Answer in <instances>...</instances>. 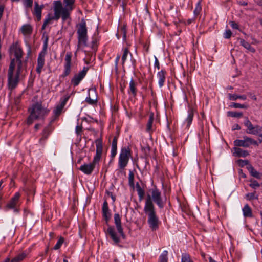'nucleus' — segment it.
<instances>
[{
    "label": "nucleus",
    "mask_w": 262,
    "mask_h": 262,
    "mask_svg": "<svg viewBox=\"0 0 262 262\" xmlns=\"http://www.w3.org/2000/svg\"><path fill=\"white\" fill-rule=\"evenodd\" d=\"M65 6L63 7L62 2L60 1H55L53 2V10L54 16L51 14H47L44 20L43 24L41 27V29H45L46 26L51 23L52 20H58L60 17H61L62 20L64 22L68 19L70 18V14L71 12L75 8V5H67L64 4Z\"/></svg>",
    "instance_id": "obj_1"
},
{
    "label": "nucleus",
    "mask_w": 262,
    "mask_h": 262,
    "mask_svg": "<svg viewBox=\"0 0 262 262\" xmlns=\"http://www.w3.org/2000/svg\"><path fill=\"white\" fill-rule=\"evenodd\" d=\"M114 219V224L118 232H116L114 226L107 225L108 228L105 233L113 241L114 244L119 245L121 242V238L124 239L126 238V236L123 232L121 223V217L120 215L118 213H115Z\"/></svg>",
    "instance_id": "obj_2"
},
{
    "label": "nucleus",
    "mask_w": 262,
    "mask_h": 262,
    "mask_svg": "<svg viewBox=\"0 0 262 262\" xmlns=\"http://www.w3.org/2000/svg\"><path fill=\"white\" fill-rule=\"evenodd\" d=\"M144 211L147 215V223L150 229L155 231L159 229L160 221L156 214V211L153 202L151 201L149 194H148L145 201Z\"/></svg>",
    "instance_id": "obj_3"
},
{
    "label": "nucleus",
    "mask_w": 262,
    "mask_h": 262,
    "mask_svg": "<svg viewBox=\"0 0 262 262\" xmlns=\"http://www.w3.org/2000/svg\"><path fill=\"white\" fill-rule=\"evenodd\" d=\"M23 71V61L22 60L14 61L12 69L10 64L8 71V86L10 90L14 89L18 85L20 76Z\"/></svg>",
    "instance_id": "obj_4"
},
{
    "label": "nucleus",
    "mask_w": 262,
    "mask_h": 262,
    "mask_svg": "<svg viewBox=\"0 0 262 262\" xmlns=\"http://www.w3.org/2000/svg\"><path fill=\"white\" fill-rule=\"evenodd\" d=\"M29 111L30 115L27 118V124L30 125L36 120L44 119L49 114L50 111L43 106L41 102H37L32 105L31 108L29 109Z\"/></svg>",
    "instance_id": "obj_5"
},
{
    "label": "nucleus",
    "mask_w": 262,
    "mask_h": 262,
    "mask_svg": "<svg viewBox=\"0 0 262 262\" xmlns=\"http://www.w3.org/2000/svg\"><path fill=\"white\" fill-rule=\"evenodd\" d=\"M42 39H43V47L41 52L39 53L37 60V67L36 69V72L40 74L42 71V69L44 67L45 62V56L47 53V48L48 46L49 36L46 32H43L42 35Z\"/></svg>",
    "instance_id": "obj_6"
},
{
    "label": "nucleus",
    "mask_w": 262,
    "mask_h": 262,
    "mask_svg": "<svg viewBox=\"0 0 262 262\" xmlns=\"http://www.w3.org/2000/svg\"><path fill=\"white\" fill-rule=\"evenodd\" d=\"M78 46L79 47L88 46V30L86 22L84 19H82L80 23L77 26V30Z\"/></svg>",
    "instance_id": "obj_7"
},
{
    "label": "nucleus",
    "mask_w": 262,
    "mask_h": 262,
    "mask_svg": "<svg viewBox=\"0 0 262 262\" xmlns=\"http://www.w3.org/2000/svg\"><path fill=\"white\" fill-rule=\"evenodd\" d=\"M9 52L10 55H14V57L11 59L10 68H13L14 61L22 60L24 55L23 49L18 41L13 42L9 47Z\"/></svg>",
    "instance_id": "obj_8"
},
{
    "label": "nucleus",
    "mask_w": 262,
    "mask_h": 262,
    "mask_svg": "<svg viewBox=\"0 0 262 262\" xmlns=\"http://www.w3.org/2000/svg\"><path fill=\"white\" fill-rule=\"evenodd\" d=\"M132 157V151L128 146L122 147L119 154L118 166L120 169L124 170L127 165L130 158Z\"/></svg>",
    "instance_id": "obj_9"
},
{
    "label": "nucleus",
    "mask_w": 262,
    "mask_h": 262,
    "mask_svg": "<svg viewBox=\"0 0 262 262\" xmlns=\"http://www.w3.org/2000/svg\"><path fill=\"white\" fill-rule=\"evenodd\" d=\"M151 195L150 197L151 201H152L157 205L159 208L162 209L164 207L165 202L162 199L161 192L156 186H155L150 190Z\"/></svg>",
    "instance_id": "obj_10"
},
{
    "label": "nucleus",
    "mask_w": 262,
    "mask_h": 262,
    "mask_svg": "<svg viewBox=\"0 0 262 262\" xmlns=\"http://www.w3.org/2000/svg\"><path fill=\"white\" fill-rule=\"evenodd\" d=\"M234 145L237 147H249L251 145L258 146L257 141L247 136H244L243 139H236L234 141Z\"/></svg>",
    "instance_id": "obj_11"
},
{
    "label": "nucleus",
    "mask_w": 262,
    "mask_h": 262,
    "mask_svg": "<svg viewBox=\"0 0 262 262\" xmlns=\"http://www.w3.org/2000/svg\"><path fill=\"white\" fill-rule=\"evenodd\" d=\"M89 70V67H84L81 71L77 74H75L71 79V84L74 86H77L79 84L80 82L85 77Z\"/></svg>",
    "instance_id": "obj_12"
},
{
    "label": "nucleus",
    "mask_w": 262,
    "mask_h": 262,
    "mask_svg": "<svg viewBox=\"0 0 262 262\" xmlns=\"http://www.w3.org/2000/svg\"><path fill=\"white\" fill-rule=\"evenodd\" d=\"M244 125L247 128L246 132L248 134L257 135L262 132V127L258 125L253 126L247 117L246 118Z\"/></svg>",
    "instance_id": "obj_13"
},
{
    "label": "nucleus",
    "mask_w": 262,
    "mask_h": 262,
    "mask_svg": "<svg viewBox=\"0 0 262 262\" xmlns=\"http://www.w3.org/2000/svg\"><path fill=\"white\" fill-rule=\"evenodd\" d=\"M72 56L71 52L67 53L64 59V70L62 74L60 76V77H66L70 74L71 72Z\"/></svg>",
    "instance_id": "obj_14"
},
{
    "label": "nucleus",
    "mask_w": 262,
    "mask_h": 262,
    "mask_svg": "<svg viewBox=\"0 0 262 262\" xmlns=\"http://www.w3.org/2000/svg\"><path fill=\"white\" fill-rule=\"evenodd\" d=\"M20 194L19 192L15 193L14 195L11 198L9 202L7 204L6 207L9 209H14V211L18 212L19 210L16 208V206L18 202Z\"/></svg>",
    "instance_id": "obj_15"
},
{
    "label": "nucleus",
    "mask_w": 262,
    "mask_h": 262,
    "mask_svg": "<svg viewBox=\"0 0 262 262\" xmlns=\"http://www.w3.org/2000/svg\"><path fill=\"white\" fill-rule=\"evenodd\" d=\"M103 146L102 142L99 141L96 142V155L94 157L92 163L96 165L100 159L102 153Z\"/></svg>",
    "instance_id": "obj_16"
},
{
    "label": "nucleus",
    "mask_w": 262,
    "mask_h": 262,
    "mask_svg": "<svg viewBox=\"0 0 262 262\" xmlns=\"http://www.w3.org/2000/svg\"><path fill=\"white\" fill-rule=\"evenodd\" d=\"M102 216L104 219L106 224L108 225V222L111 217V213L106 200L104 201L102 205Z\"/></svg>",
    "instance_id": "obj_17"
},
{
    "label": "nucleus",
    "mask_w": 262,
    "mask_h": 262,
    "mask_svg": "<svg viewBox=\"0 0 262 262\" xmlns=\"http://www.w3.org/2000/svg\"><path fill=\"white\" fill-rule=\"evenodd\" d=\"M95 167V165L92 163L84 164L79 168V169L85 174H91Z\"/></svg>",
    "instance_id": "obj_18"
},
{
    "label": "nucleus",
    "mask_w": 262,
    "mask_h": 262,
    "mask_svg": "<svg viewBox=\"0 0 262 262\" xmlns=\"http://www.w3.org/2000/svg\"><path fill=\"white\" fill-rule=\"evenodd\" d=\"M43 7V5H39L37 2H35L34 9L33 13L36 16L38 21H39L41 18V12Z\"/></svg>",
    "instance_id": "obj_19"
},
{
    "label": "nucleus",
    "mask_w": 262,
    "mask_h": 262,
    "mask_svg": "<svg viewBox=\"0 0 262 262\" xmlns=\"http://www.w3.org/2000/svg\"><path fill=\"white\" fill-rule=\"evenodd\" d=\"M166 71L162 69L157 73V77L158 78V84L160 88L162 87L165 83L166 79Z\"/></svg>",
    "instance_id": "obj_20"
},
{
    "label": "nucleus",
    "mask_w": 262,
    "mask_h": 262,
    "mask_svg": "<svg viewBox=\"0 0 262 262\" xmlns=\"http://www.w3.org/2000/svg\"><path fill=\"white\" fill-rule=\"evenodd\" d=\"M137 83L135 82L133 78L130 80L129 84V89L128 93L131 94L133 97H136L137 94Z\"/></svg>",
    "instance_id": "obj_21"
},
{
    "label": "nucleus",
    "mask_w": 262,
    "mask_h": 262,
    "mask_svg": "<svg viewBox=\"0 0 262 262\" xmlns=\"http://www.w3.org/2000/svg\"><path fill=\"white\" fill-rule=\"evenodd\" d=\"M20 31L24 36L30 35L32 33L33 28L30 24H25L21 26Z\"/></svg>",
    "instance_id": "obj_22"
},
{
    "label": "nucleus",
    "mask_w": 262,
    "mask_h": 262,
    "mask_svg": "<svg viewBox=\"0 0 262 262\" xmlns=\"http://www.w3.org/2000/svg\"><path fill=\"white\" fill-rule=\"evenodd\" d=\"M233 150V155L236 157H246L249 155V152L247 150H244L239 147H234Z\"/></svg>",
    "instance_id": "obj_23"
},
{
    "label": "nucleus",
    "mask_w": 262,
    "mask_h": 262,
    "mask_svg": "<svg viewBox=\"0 0 262 262\" xmlns=\"http://www.w3.org/2000/svg\"><path fill=\"white\" fill-rule=\"evenodd\" d=\"M117 141L118 137L117 136H115L113 138L111 146V157L112 158H114L117 154Z\"/></svg>",
    "instance_id": "obj_24"
},
{
    "label": "nucleus",
    "mask_w": 262,
    "mask_h": 262,
    "mask_svg": "<svg viewBox=\"0 0 262 262\" xmlns=\"http://www.w3.org/2000/svg\"><path fill=\"white\" fill-rule=\"evenodd\" d=\"M154 119V113L151 112L149 114V119L146 124V131L150 133L152 132V124Z\"/></svg>",
    "instance_id": "obj_25"
},
{
    "label": "nucleus",
    "mask_w": 262,
    "mask_h": 262,
    "mask_svg": "<svg viewBox=\"0 0 262 262\" xmlns=\"http://www.w3.org/2000/svg\"><path fill=\"white\" fill-rule=\"evenodd\" d=\"M238 40L239 41L240 45L252 53L255 52V49L253 47H251L249 42L246 41L244 39L242 38H239Z\"/></svg>",
    "instance_id": "obj_26"
},
{
    "label": "nucleus",
    "mask_w": 262,
    "mask_h": 262,
    "mask_svg": "<svg viewBox=\"0 0 262 262\" xmlns=\"http://www.w3.org/2000/svg\"><path fill=\"white\" fill-rule=\"evenodd\" d=\"M92 93H94L95 97L93 98H91L90 97V93L89 92L88 96L86 97L85 101L90 105H94L96 104L97 103V98L96 91H92Z\"/></svg>",
    "instance_id": "obj_27"
},
{
    "label": "nucleus",
    "mask_w": 262,
    "mask_h": 262,
    "mask_svg": "<svg viewBox=\"0 0 262 262\" xmlns=\"http://www.w3.org/2000/svg\"><path fill=\"white\" fill-rule=\"evenodd\" d=\"M194 117V112L192 108H189L188 111V115L185 119V122L186 123L187 125L186 126L187 127H189L190 125L192 123L193 118Z\"/></svg>",
    "instance_id": "obj_28"
},
{
    "label": "nucleus",
    "mask_w": 262,
    "mask_h": 262,
    "mask_svg": "<svg viewBox=\"0 0 262 262\" xmlns=\"http://www.w3.org/2000/svg\"><path fill=\"white\" fill-rule=\"evenodd\" d=\"M123 54L121 58L122 65L124 67L125 62L127 59L128 55H130L131 59L133 58V54L129 52L127 48H125L122 49Z\"/></svg>",
    "instance_id": "obj_29"
},
{
    "label": "nucleus",
    "mask_w": 262,
    "mask_h": 262,
    "mask_svg": "<svg viewBox=\"0 0 262 262\" xmlns=\"http://www.w3.org/2000/svg\"><path fill=\"white\" fill-rule=\"evenodd\" d=\"M75 93V92L73 91L70 94H66L63 97H61L60 99V103L59 104L62 105L64 107L67 102L70 99V97L72 95H74Z\"/></svg>",
    "instance_id": "obj_30"
},
{
    "label": "nucleus",
    "mask_w": 262,
    "mask_h": 262,
    "mask_svg": "<svg viewBox=\"0 0 262 262\" xmlns=\"http://www.w3.org/2000/svg\"><path fill=\"white\" fill-rule=\"evenodd\" d=\"M243 215L245 217H252V210L248 204H246L242 209Z\"/></svg>",
    "instance_id": "obj_31"
},
{
    "label": "nucleus",
    "mask_w": 262,
    "mask_h": 262,
    "mask_svg": "<svg viewBox=\"0 0 262 262\" xmlns=\"http://www.w3.org/2000/svg\"><path fill=\"white\" fill-rule=\"evenodd\" d=\"M53 130V128L52 127L51 123H50L48 125L44 127L42 132L40 133V135H43L49 138Z\"/></svg>",
    "instance_id": "obj_32"
},
{
    "label": "nucleus",
    "mask_w": 262,
    "mask_h": 262,
    "mask_svg": "<svg viewBox=\"0 0 262 262\" xmlns=\"http://www.w3.org/2000/svg\"><path fill=\"white\" fill-rule=\"evenodd\" d=\"M247 169L252 177L256 178L257 179L260 178V173L259 172H258L256 170H255L251 165H249L247 167Z\"/></svg>",
    "instance_id": "obj_33"
},
{
    "label": "nucleus",
    "mask_w": 262,
    "mask_h": 262,
    "mask_svg": "<svg viewBox=\"0 0 262 262\" xmlns=\"http://www.w3.org/2000/svg\"><path fill=\"white\" fill-rule=\"evenodd\" d=\"M228 96L229 99L233 101H235L237 99H241L243 100H245L247 99V96L245 95H238L229 93Z\"/></svg>",
    "instance_id": "obj_34"
},
{
    "label": "nucleus",
    "mask_w": 262,
    "mask_h": 262,
    "mask_svg": "<svg viewBox=\"0 0 262 262\" xmlns=\"http://www.w3.org/2000/svg\"><path fill=\"white\" fill-rule=\"evenodd\" d=\"M26 253L22 252L12 258L11 260H10V262H21L26 257Z\"/></svg>",
    "instance_id": "obj_35"
},
{
    "label": "nucleus",
    "mask_w": 262,
    "mask_h": 262,
    "mask_svg": "<svg viewBox=\"0 0 262 262\" xmlns=\"http://www.w3.org/2000/svg\"><path fill=\"white\" fill-rule=\"evenodd\" d=\"M202 11V6H201V0H199L196 5V7L195 8V9L193 11V14L194 17H196L198 16Z\"/></svg>",
    "instance_id": "obj_36"
},
{
    "label": "nucleus",
    "mask_w": 262,
    "mask_h": 262,
    "mask_svg": "<svg viewBox=\"0 0 262 262\" xmlns=\"http://www.w3.org/2000/svg\"><path fill=\"white\" fill-rule=\"evenodd\" d=\"M128 185L133 188L135 187L134 173L132 170H129L128 174Z\"/></svg>",
    "instance_id": "obj_37"
},
{
    "label": "nucleus",
    "mask_w": 262,
    "mask_h": 262,
    "mask_svg": "<svg viewBox=\"0 0 262 262\" xmlns=\"http://www.w3.org/2000/svg\"><path fill=\"white\" fill-rule=\"evenodd\" d=\"M159 262H168V251L164 250L159 258Z\"/></svg>",
    "instance_id": "obj_38"
},
{
    "label": "nucleus",
    "mask_w": 262,
    "mask_h": 262,
    "mask_svg": "<svg viewBox=\"0 0 262 262\" xmlns=\"http://www.w3.org/2000/svg\"><path fill=\"white\" fill-rule=\"evenodd\" d=\"M227 115L228 117L241 118L243 116V113L242 112H237L234 111H228L227 112Z\"/></svg>",
    "instance_id": "obj_39"
},
{
    "label": "nucleus",
    "mask_w": 262,
    "mask_h": 262,
    "mask_svg": "<svg viewBox=\"0 0 262 262\" xmlns=\"http://www.w3.org/2000/svg\"><path fill=\"white\" fill-rule=\"evenodd\" d=\"M181 262H193L190 255L187 253L182 254Z\"/></svg>",
    "instance_id": "obj_40"
},
{
    "label": "nucleus",
    "mask_w": 262,
    "mask_h": 262,
    "mask_svg": "<svg viewBox=\"0 0 262 262\" xmlns=\"http://www.w3.org/2000/svg\"><path fill=\"white\" fill-rule=\"evenodd\" d=\"M64 107L60 104H58L53 110L54 114L55 116H59L62 112Z\"/></svg>",
    "instance_id": "obj_41"
},
{
    "label": "nucleus",
    "mask_w": 262,
    "mask_h": 262,
    "mask_svg": "<svg viewBox=\"0 0 262 262\" xmlns=\"http://www.w3.org/2000/svg\"><path fill=\"white\" fill-rule=\"evenodd\" d=\"M119 33L122 35L123 40L124 41L126 40V27L125 25H123L120 28Z\"/></svg>",
    "instance_id": "obj_42"
},
{
    "label": "nucleus",
    "mask_w": 262,
    "mask_h": 262,
    "mask_svg": "<svg viewBox=\"0 0 262 262\" xmlns=\"http://www.w3.org/2000/svg\"><path fill=\"white\" fill-rule=\"evenodd\" d=\"M64 241V238L61 236L57 241L56 244L55 245V246L54 247V249L58 250V249H60L61 245L63 243Z\"/></svg>",
    "instance_id": "obj_43"
},
{
    "label": "nucleus",
    "mask_w": 262,
    "mask_h": 262,
    "mask_svg": "<svg viewBox=\"0 0 262 262\" xmlns=\"http://www.w3.org/2000/svg\"><path fill=\"white\" fill-rule=\"evenodd\" d=\"M230 107L239 108H247L248 106L245 104H241L238 103H232L230 105Z\"/></svg>",
    "instance_id": "obj_44"
},
{
    "label": "nucleus",
    "mask_w": 262,
    "mask_h": 262,
    "mask_svg": "<svg viewBox=\"0 0 262 262\" xmlns=\"http://www.w3.org/2000/svg\"><path fill=\"white\" fill-rule=\"evenodd\" d=\"M246 198L247 200H252L253 199H257L258 195H255V192L248 193L246 195Z\"/></svg>",
    "instance_id": "obj_45"
},
{
    "label": "nucleus",
    "mask_w": 262,
    "mask_h": 262,
    "mask_svg": "<svg viewBox=\"0 0 262 262\" xmlns=\"http://www.w3.org/2000/svg\"><path fill=\"white\" fill-rule=\"evenodd\" d=\"M40 136H41V137L39 139L38 142L40 145H41L42 146H44L46 143L47 140H48V139L49 138H48L47 137H46L43 135H40Z\"/></svg>",
    "instance_id": "obj_46"
},
{
    "label": "nucleus",
    "mask_w": 262,
    "mask_h": 262,
    "mask_svg": "<svg viewBox=\"0 0 262 262\" xmlns=\"http://www.w3.org/2000/svg\"><path fill=\"white\" fill-rule=\"evenodd\" d=\"M237 163H238L239 166L241 167H244L246 165H247V167H248L249 165H250L249 164V161L248 160H246L239 159L237 161Z\"/></svg>",
    "instance_id": "obj_47"
},
{
    "label": "nucleus",
    "mask_w": 262,
    "mask_h": 262,
    "mask_svg": "<svg viewBox=\"0 0 262 262\" xmlns=\"http://www.w3.org/2000/svg\"><path fill=\"white\" fill-rule=\"evenodd\" d=\"M23 4L26 8H31L33 6V0H24Z\"/></svg>",
    "instance_id": "obj_48"
},
{
    "label": "nucleus",
    "mask_w": 262,
    "mask_h": 262,
    "mask_svg": "<svg viewBox=\"0 0 262 262\" xmlns=\"http://www.w3.org/2000/svg\"><path fill=\"white\" fill-rule=\"evenodd\" d=\"M250 182L251 183L249 184V186L253 189H256L260 186L259 184L256 180H251Z\"/></svg>",
    "instance_id": "obj_49"
},
{
    "label": "nucleus",
    "mask_w": 262,
    "mask_h": 262,
    "mask_svg": "<svg viewBox=\"0 0 262 262\" xmlns=\"http://www.w3.org/2000/svg\"><path fill=\"white\" fill-rule=\"evenodd\" d=\"M137 191L139 196V200H142L143 199L145 194L144 190L141 188L137 190Z\"/></svg>",
    "instance_id": "obj_50"
},
{
    "label": "nucleus",
    "mask_w": 262,
    "mask_h": 262,
    "mask_svg": "<svg viewBox=\"0 0 262 262\" xmlns=\"http://www.w3.org/2000/svg\"><path fill=\"white\" fill-rule=\"evenodd\" d=\"M232 35V32L230 30H226L225 33H224V37L226 39H229L231 37Z\"/></svg>",
    "instance_id": "obj_51"
},
{
    "label": "nucleus",
    "mask_w": 262,
    "mask_h": 262,
    "mask_svg": "<svg viewBox=\"0 0 262 262\" xmlns=\"http://www.w3.org/2000/svg\"><path fill=\"white\" fill-rule=\"evenodd\" d=\"M128 0H117V3H121V6L122 7L123 10H125V7L127 4Z\"/></svg>",
    "instance_id": "obj_52"
},
{
    "label": "nucleus",
    "mask_w": 262,
    "mask_h": 262,
    "mask_svg": "<svg viewBox=\"0 0 262 262\" xmlns=\"http://www.w3.org/2000/svg\"><path fill=\"white\" fill-rule=\"evenodd\" d=\"M82 130V126L77 125L75 128V132L77 136H81V133Z\"/></svg>",
    "instance_id": "obj_53"
},
{
    "label": "nucleus",
    "mask_w": 262,
    "mask_h": 262,
    "mask_svg": "<svg viewBox=\"0 0 262 262\" xmlns=\"http://www.w3.org/2000/svg\"><path fill=\"white\" fill-rule=\"evenodd\" d=\"M229 24L230 25L231 27L233 28V29H238V28H239V26L236 23L235 21H231L229 22Z\"/></svg>",
    "instance_id": "obj_54"
},
{
    "label": "nucleus",
    "mask_w": 262,
    "mask_h": 262,
    "mask_svg": "<svg viewBox=\"0 0 262 262\" xmlns=\"http://www.w3.org/2000/svg\"><path fill=\"white\" fill-rule=\"evenodd\" d=\"M75 1L76 0H63V4H67V5H74Z\"/></svg>",
    "instance_id": "obj_55"
},
{
    "label": "nucleus",
    "mask_w": 262,
    "mask_h": 262,
    "mask_svg": "<svg viewBox=\"0 0 262 262\" xmlns=\"http://www.w3.org/2000/svg\"><path fill=\"white\" fill-rule=\"evenodd\" d=\"M106 193L107 194L108 196H110L113 201V202H114L116 200L115 196L113 194V193L108 191L107 190H106Z\"/></svg>",
    "instance_id": "obj_56"
},
{
    "label": "nucleus",
    "mask_w": 262,
    "mask_h": 262,
    "mask_svg": "<svg viewBox=\"0 0 262 262\" xmlns=\"http://www.w3.org/2000/svg\"><path fill=\"white\" fill-rule=\"evenodd\" d=\"M154 67L155 68H157V69H160V63L158 58L155 56V62H154Z\"/></svg>",
    "instance_id": "obj_57"
},
{
    "label": "nucleus",
    "mask_w": 262,
    "mask_h": 262,
    "mask_svg": "<svg viewBox=\"0 0 262 262\" xmlns=\"http://www.w3.org/2000/svg\"><path fill=\"white\" fill-rule=\"evenodd\" d=\"M98 41V40L96 38H92V40L91 42L92 43V48L93 49H95V47L96 46L97 42Z\"/></svg>",
    "instance_id": "obj_58"
},
{
    "label": "nucleus",
    "mask_w": 262,
    "mask_h": 262,
    "mask_svg": "<svg viewBox=\"0 0 262 262\" xmlns=\"http://www.w3.org/2000/svg\"><path fill=\"white\" fill-rule=\"evenodd\" d=\"M120 55H117V57H116V58L115 59V68L117 70L118 69V64L119 61L120 60Z\"/></svg>",
    "instance_id": "obj_59"
},
{
    "label": "nucleus",
    "mask_w": 262,
    "mask_h": 262,
    "mask_svg": "<svg viewBox=\"0 0 262 262\" xmlns=\"http://www.w3.org/2000/svg\"><path fill=\"white\" fill-rule=\"evenodd\" d=\"M28 50L27 51V56L26 57V59L24 61L25 62H27V60H28V59L29 58V55H30L31 53V47L30 46H28Z\"/></svg>",
    "instance_id": "obj_60"
},
{
    "label": "nucleus",
    "mask_w": 262,
    "mask_h": 262,
    "mask_svg": "<svg viewBox=\"0 0 262 262\" xmlns=\"http://www.w3.org/2000/svg\"><path fill=\"white\" fill-rule=\"evenodd\" d=\"M248 95H249V96H250V97L252 99H253V100H255V101H256V100H257V98H256V96H255V95H253V94H252V93H249L248 94Z\"/></svg>",
    "instance_id": "obj_61"
},
{
    "label": "nucleus",
    "mask_w": 262,
    "mask_h": 262,
    "mask_svg": "<svg viewBox=\"0 0 262 262\" xmlns=\"http://www.w3.org/2000/svg\"><path fill=\"white\" fill-rule=\"evenodd\" d=\"M195 18L196 17H194V16L192 18H190V19H188L187 21V24L188 25H189L190 24H191L192 22H194L195 21Z\"/></svg>",
    "instance_id": "obj_62"
},
{
    "label": "nucleus",
    "mask_w": 262,
    "mask_h": 262,
    "mask_svg": "<svg viewBox=\"0 0 262 262\" xmlns=\"http://www.w3.org/2000/svg\"><path fill=\"white\" fill-rule=\"evenodd\" d=\"M15 104L17 105H19L20 102V99L19 97H16L14 100Z\"/></svg>",
    "instance_id": "obj_63"
},
{
    "label": "nucleus",
    "mask_w": 262,
    "mask_h": 262,
    "mask_svg": "<svg viewBox=\"0 0 262 262\" xmlns=\"http://www.w3.org/2000/svg\"><path fill=\"white\" fill-rule=\"evenodd\" d=\"M258 135L259 137L258 141L259 144V143H261L262 142V132L258 134Z\"/></svg>",
    "instance_id": "obj_64"
}]
</instances>
